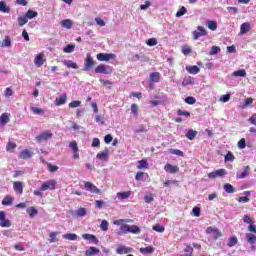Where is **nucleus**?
<instances>
[{"label": "nucleus", "instance_id": "obj_1", "mask_svg": "<svg viewBox=\"0 0 256 256\" xmlns=\"http://www.w3.org/2000/svg\"><path fill=\"white\" fill-rule=\"evenodd\" d=\"M95 73H100L102 75H111V73H113V69H111V66L100 64L95 68Z\"/></svg>", "mask_w": 256, "mask_h": 256}, {"label": "nucleus", "instance_id": "obj_2", "mask_svg": "<svg viewBox=\"0 0 256 256\" xmlns=\"http://www.w3.org/2000/svg\"><path fill=\"white\" fill-rule=\"evenodd\" d=\"M95 65V60L91 56V53H88L86 55V58L84 60V68L83 71H91L93 69V66Z\"/></svg>", "mask_w": 256, "mask_h": 256}, {"label": "nucleus", "instance_id": "obj_3", "mask_svg": "<svg viewBox=\"0 0 256 256\" xmlns=\"http://www.w3.org/2000/svg\"><path fill=\"white\" fill-rule=\"evenodd\" d=\"M116 58H117V55L113 53H98L96 55V59H98V61H111Z\"/></svg>", "mask_w": 256, "mask_h": 256}, {"label": "nucleus", "instance_id": "obj_4", "mask_svg": "<svg viewBox=\"0 0 256 256\" xmlns=\"http://www.w3.org/2000/svg\"><path fill=\"white\" fill-rule=\"evenodd\" d=\"M84 187L86 191H89L90 193H94L95 195L101 194V190L91 182H85Z\"/></svg>", "mask_w": 256, "mask_h": 256}, {"label": "nucleus", "instance_id": "obj_5", "mask_svg": "<svg viewBox=\"0 0 256 256\" xmlns=\"http://www.w3.org/2000/svg\"><path fill=\"white\" fill-rule=\"evenodd\" d=\"M192 35H193L195 41H197V39H199V37L207 36V30H205V28L203 26H198L197 30L193 31Z\"/></svg>", "mask_w": 256, "mask_h": 256}, {"label": "nucleus", "instance_id": "obj_6", "mask_svg": "<svg viewBox=\"0 0 256 256\" xmlns=\"http://www.w3.org/2000/svg\"><path fill=\"white\" fill-rule=\"evenodd\" d=\"M206 233L208 235H213L215 241H217V239H219V237H223V233H221V230H219L217 228H213V227H208L206 229Z\"/></svg>", "mask_w": 256, "mask_h": 256}, {"label": "nucleus", "instance_id": "obj_7", "mask_svg": "<svg viewBox=\"0 0 256 256\" xmlns=\"http://www.w3.org/2000/svg\"><path fill=\"white\" fill-rule=\"evenodd\" d=\"M56 185L57 182L55 180H48L42 184L41 191H48V189H50V191H53Z\"/></svg>", "mask_w": 256, "mask_h": 256}, {"label": "nucleus", "instance_id": "obj_8", "mask_svg": "<svg viewBox=\"0 0 256 256\" xmlns=\"http://www.w3.org/2000/svg\"><path fill=\"white\" fill-rule=\"evenodd\" d=\"M53 137V133L51 132H42L38 136H36L37 143H43V141H49Z\"/></svg>", "mask_w": 256, "mask_h": 256}, {"label": "nucleus", "instance_id": "obj_9", "mask_svg": "<svg viewBox=\"0 0 256 256\" xmlns=\"http://www.w3.org/2000/svg\"><path fill=\"white\" fill-rule=\"evenodd\" d=\"M227 175V171L225 169H218L216 171L210 172L208 174L209 179H217V177H223Z\"/></svg>", "mask_w": 256, "mask_h": 256}, {"label": "nucleus", "instance_id": "obj_10", "mask_svg": "<svg viewBox=\"0 0 256 256\" xmlns=\"http://www.w3.org/2000/svg\"><path fill=\"white\" fill-rule=\"evenodd\" d=\"M133 252V248L131 247H127V246H119L117 249H116V253L118 255H127L129 253H132Z\"/></svg>", "mask_w": 256, "mask_h": 256}, {"label": "nucleus", "instance_id": "obj_11", "mask_svg": "<svg viewBox=\"0 0 256 256\" xmlns=\"http://www.w3.org/2000/svg\"><path fill=\"white\" fill-rule=\"evenodd\" d=\"M0 227H11V221L5 218V212L0 211Z\"/></svg>", "mask_w": 256, "mask_h": 256}, {"label": "nucleus", "instance_id": "obj_12", "mask_svg": "<svg viewBox=\"0 0 256 256\" xmlns=\"http://www.w3.org/2000/svg\"><path fill=\"white\" fill-rule=\"evenodd\" d=\"M82 239H85V241H90V243H94V245L99 244V239H97V236L93 234H82Z\"/></svg>", "mask_w": 256, "mask_h": 256}, {"label": "nucleus", "instance_id": "obj_13", "mask_svg": "<svg viewBox=\"0 0 256 256\" xmlns=\"http://www.w3.org/2000/svg\"><path fill=\"white\" fill-rule=\"evenodd\" d=\"M44 57H45V54L43 53L36 55L34 59V65H36V67H42L43 63H45V60H43Z\"/></svg>", "mask_w": 256, "mask_h": 256}, {"label": "nucleus", "instance_id": "obj_14", "mask_svg": "<svg viewBox=\"0 0 256 256\" xmlns=\"http://www.w3.org/2000/svg\"><path fill=\"white\" fill-rule=\"evenodd\" d=\"M251 31V24L249 22H244L240 26V35H245Z\"/></svg>", "mask_w": 256, "mask_h": 256}, {"label": "nucleus", "instance_id": "obj_15", "mask_svg": "<svg viewBox=\"0 0 256 256\" xmlns=\"http://www.w3.org/2000/svg\"><path fill=\"white\" fill-rule=\"evenodd\" d=\"M13 189L18 195H23V182H19V181L14 182Z\"/></svg>", "mask_w": 256, "mask_h": 256}, {"label": "nucleus", "instance_id": "obj_16", "mask_svg": "<svg viewBox=\"0 0 256 256\" xmlns=\"http://www.w3.org/2000/svg\"><path fill=\"white\" fill-rule=\"evenodd\" d=\"M116 196L119 201H125V199H129V197H131V191L118 192Z\"/></svg>", "mask_w": 256, "mask_h": 256}, {"label": "nucleus", "instance_id": "obj_17", "mask_svg": "<svg viewBox=\"0 0 256 256\" xmlns=\"http://www.w3.org/2000/svg\"><path fill=\"white\" fill-rule=\"evenodd\" d=\"M33 157V152L28 149L22 150L19 154L20 159H31Z\"/></svg>", "mask_w": 256, "mask_h": 256}, {"label": "nucleus", "instance_id": "obj_18", "mask_svg": "<svg viewBox=\"0 0 256 256\" xmlns=\"http://www.w3.org/2000/svg\"><path fill=\"white\" fill-rule=\"evenodd\" d=\"M66 103H67V94H62L60 95L59 98H56L55 100V105H57V107L61 105H65Z\"/></svg>", "mask_w": 256, "mask_h": 256}, {"label": "nucleus", "instance_id": "obj_19", "mask_svg": "<svg viewBox=\"0 0 256 256\" xmlns=\"http://www.w3.org/2000/svg\"><path fill=\"white\" fill-rule=\"evenodd\" d=\"M164 170L167 171V173L175 174L179 172V167L173 166L171 164H166Z\"/></svg>", "mask_w": 256, "mask_h": 256}, {"label": "nucleus", "instance_id": "obj_20", "mask_svg": "<svg viewBox=\"0 0 256 256\" xmlns=\"http://www.w3.org/2000/svg\"><path fill=\"white\" fill-rule=\"evenodd\" d=\"M249 171H251V167L250 166H245L243 168V172L236 175L237 179H245V177H247V175H249Z\"/></svg>", "mask_w": 256, "mask_h": 256}, {"label": "nucleus", "instance_id": "obj_21", "mask_svg": "<svg viewBox=\"0 0 256 256\" xmlns=\"http://www.w3.org/2000/svg\"><path fill=\"white\" fill-rule=\"evenodd\" d=\"M61 27H63V29H72L73 28V20H71V19L62 20Z\"/></svg>", "mask_w": 256, "mask_h": 256}, {"label": "nucleus", "instance_id": "obj_22", "mask_svg": "<svg viewBox=\"0 0 256 256\" xmlns=\"http://www.w3.org/2000/svg\"><path fill=\"white\" fill-rule=\"evenodd\" d=\"M97 159H100V161H107L109 159V150L102 151L96 155Z\"/></svg>", "mask_w": 256, "mask_h": 256}, {"label": "nucleus", "instance_id": "obj_23", "mask_svg": "<svg viewBox=\"0 0 256 256\" xmlns=\"http://www.w3.org/2000/svg\"><path fill=\"white\" fill-rule=\"evenodd\" d=\"M100 250L96 247L91 246L88 250L85 251L86 256L99 255Z\"/></svg>", "mask_w": 256, "mask_h": 256}, {"label": "nucleus", "instance_id": "obj_24", "mask_svg": "<svg viewBox=\"0 0 256 256\" xmlns=\"http://www.w3.org/2000/svg\"><path fill=\"white\" fill-rule=\"evenodd\" d=\"M154 252H155V248H153L152 246L140 248V253H142L143 255H151Z\"/></svg>", "mask_w": 256, "mask_h": 256}, {"label": "nucleus", "instance_id": "obj_25", "mask_svg": "<svg viewBox=\"0 0 256 256\" xmlns=\"http://www.w3.org/2000/svg\"><path fill=\"white\" fill-rule=\"evenodd\" d=\"M128 233H133L134 235H139L141 233V228L137 225H128Z\"/></svg>", "mask_w": 256, "mask_h": 256}, {"label": "nucleus", "instance_id": "obj_26", "mask_svg": "<svg viewBox=\"0 0 256 256\" xmlns=\"http://www.w3.org/2000/svg\"><path fill=\"white\" fill-rule=\"evenodd\" d=\"M186 71L190 73V75H197L201 71L198 66H187Z\"/></svg>", "mask_w": 256, "mask_h": 256}, {"label": "nucleus", "instance_id": "obj_27", "mask_svg": "<svg viewBox=\"0 0 256 256\" xmlns=\"http://www.w3.org/2000/svg\"><path fill=\"white\" fill-rule=\"evenodd\" d=\"M74 217H85L87 215V209L79 208L73 213Z\"/></svg>", "mask_w": 256, "mask_h": 256}, {"label": "nucleus", "instance_id": "obj_28", "mask_svg": "<svg viewBox=\"0 0 256 256\" xmlns=\"http://www.w3.org/2000/svg\"><path fill=\"white\" fill-rule=\"evenodd\" d=\"M206 25L210 31H217V22L213 20H207Z\"/></svg>", "mask_w": 256, "mask_h": 256}, {"label": "nucleus", "instance_id": "obj_29", "mask_svg": "<svg viewBox=\"0 0 256 256\" xmlns=\"http://www.w3.org/2000/svg\"><path fill=\"white\" fill-rule=\"evenodd\" d=\"M160 78H161V75L159 74V72H152L150 74V81L152 83H159Z\"/></svg>", "mask_w": 256, "mask_h": 256}, {"label": "nucleus", "instance_id": "obj_30", "mask_svg": "<svg viewBox=\"0 0 256 256\" xmlns=\"http://www.w3.org/2000/svg\"><path fill=\"white\" fill-rule=\"evenodd\" d=\"M0 11L2 13H10L11 8L7 6V3H5V1H0Z\"/></svg>", "mask_w": 256, "mask_h": 256}, {"label": "nucleus", "instance_id": "obj_31", "mask_svg": "<svg viewBox=\"0 0 256 256\" xmlns=\"http://www.w3.org/2000/svg\"><path fill=\"white\" fill-rule=\"evenodd\" d=\"M14 200L15 198H13L12 196H5L4 199L2 200V205H5V206L13 205Z\"/></svg>", "mask_w": 256, "mask_h": 256}, {"label": "nucleus", "instance_id": "obj_32", "mask_svg": "<svg viewBox=\"0 0 256 256\" xmlns=\"http://www.w3.org/2000/svg\"><path fill=\"white\" fill-rule=\"evenodd\" d=\"M137 169H149V163L147 160L142 159L138 161Z\"/></svg>", "mask_w": 256, "mask_h": 256}, {"label": "nucleus", "instance_id": "obj_33", "mask_svg": "<svg viewBox=\"0 0 256 256\" xmlns=\"http://www.w3.org/2000/svg\"><path fill=\"white\" fill-rule=\"evenodd\" d=\"M64 65L68 67V69H79V66H77V63L71 60H65Z\"/></svg>", "mask_w": 256, "mask_h": 256}, {"label": "nucleus", "instance_id": "obj_34", "mask_svg": "<svg viewBox=\"0 0 256 256\" xmlns=\"http://www.w3.org/2000/svg\"><path fill=\"white\" fill-rule=\"evenodd\" d=\"M127 233H129V225L127 224L120 226V231L116 232L117 235H127Z\"/></svg>", "mask_w": 256, "mask_h": 256}, {"label": "nucleus", "instance_id": "obj_35", "mask_svg": "<svg viewBox=\"0 0 256 256\" xmlns=\"http://www.w3.org/2000/svg\"><path fill=\"white\" fill-rule=\"evenodd\" d=\"M246 239H247L248 243H250L251 245H255V243H256V236H255V234L247 233L246 234Z\"/></svg>", "mask_w": 256, "mask_h": 256}, {"label": "nucleus", "instance_id": "obj_36", "mask_svg": "<svg viewBox=\"0 0 256 256\" xmlns=\"http://www.w3.org/2000/svg\"><path fill=\"white\" fill-rule=\"evenodd\" d=\"M9 121H10L9 114L4 113L0 116V125H7Z\"/></svg>", "mask_w": 256, "mask_h": 256}, {"label": "nucleus", "instance_id": "obj_37", "mask_svg": "<svg viewBox=\"0 0 256 256\" xmlns=\"http://www.w3.org/2000/svg\"><path fill=\"white\" fill-rule=\"evenodd\" d=\"M233 77H247V71H245V69L234 71Z\"/></svg>", "mask_w": 256, "mask_h": 256}, {"label": "nucleus", "instance_id": "obj_38", "mask_svg": "<svg viewBox=\"0 0 256 256\" xmlns=\"http://www.w3.org/2000/svg\"><path fill=\"white\" fill-rule=\"evenodd\" d=\"M239 243V239H237V236H232L228 240V247H235Z\"/></svg>", "mask_w": 256, "mask_h": 256}, {"label": "nucleus", "instance_id": "obj_39", "mask_svg": "<svg viewBox=\"0 0 256 256\" xmlns=\"http://www.w3.org/2000/svg\"><path fill=\"white\" fill-rule=\"evenodd\" d=\"M37 15H39V13H37V11H33V10H28L25 14V17L29 19H35V17H37Z\"/></svg>", "mask_w": 256, "mask_h": 256}, {"label": "nucleus", "instance_id": "obj_40", "mask_svg": "<svg viewBox=\"0 0 256 256\" xmlns=\"http://www.w3.org/2000/svg\"><path fill=\"white\" fill-rule=\"evenodd\" d=\"M186 137H187V139H189V141H193V139H195V137H197V131L188 130V132L186 133Z\"/></svg>", "mask_w": 256, "mask_h": 256}, {"label": "nucleus", "instance_id": "obj_41", "mask_svg": "<svg viewBox=\"0 0 256 256\" xmlns=\"http://www.w3.org/2000/svg\"><path fill=\"white\" fill-rule=\"evenodd\" d=\"M58 235H59V232H51L49 234V237H50L49 242L50 243H57V241H59V239L57 238Z\"/></svg>", "mask_w": 256, "mask_h": 256}, {"label": "nucleus", "instance_id": "obj_42", "mask_svg": "<svg viewBox=\"0 0 256 256\" xmlns=\"http://www.w3.org/2000/svg\"><path fill=\"white\" fill-rule=\"evenodd\" d=\"M63 239H67L68 241H77V234L75 233L64 234Z\"/></svg>", "mask_w": 256, "mask_h": 256}, {"label": "nucleus", "instance_id": "obj_43", "mask_svg": "<svg viewBox=\"0 0 256 256\" xmlns=\"http://www.w3.org/2000/svg\"><path fill=\"white\" fill-rule=\"evenodd\" d=\"M26 211L30 215L31 219H33V217H35V215H37V213H39V211H37V209H35V207H29V208H27Z\"/></svg>", "mask_w": 256, "mask_h": 256}, {"label": "nucleus", "instance_id": "obj_44", "mask_svg": "<svg viewBox=\"0 0 256 256\" xmlns=\"http://www.w3.org/2000/svg\"><path fill=\"white\" fill-rule=\"evenodd\" d=\"M224 161H225V163H227V162H233V161H235V155H233V153L232 152H228L226 155H225V157H224Z\"/></svg>", "mask_w": 256, "mask_h": 256}, {"label": "nucleus", "instance_id": "obj_45", "mask_svg": "<svg viewBox=\"0 0 256 256\" xmlns=\"http://www.w3.org/2000/svg\"><path fill=\"white\" fill-rule=\"evenodd\" d=\"M249 105H253V98H247L245 100V103L241 104L240 107H241V109H247V107H249Z\"/></svg>", "mask_w": 256, "mask_h": 256}, {"label": "nucleus", "instance_id": "obj_46", "mask_svg": "<svg viewBox=\"0 0 256 256\" xmlns=\"http://www.w3.org/2000/svg\"><path fill=\"white\" fill-rule=\"evenodd\" d=\"M224 190L226 193H235V187L229 183L224 184Z\"/></svg>", "mask_w": 256, "mask_h": 256}, {"label": "nucleus", "instance_id": "obj_47", "mask_svg": "<svg viewBox=\"0 0 256 256\" xmlns=\"http://www.w3.org/2000/svg\"><path fill=\"white\" fill-rule=\"evenodd\" d=\"M1 47H11V37L5 36V38L1 44Z\"/></svg>", "mask_w": 256, "mask_h": 256}, {"label": "nucleus", "instance_id": "obj_48", "mask_svg": "<svg viewBox=\"0 0 256 256\" xmlns=\"http://www.w3.org/2000/svg\"><path fill=\"white\" fill-rule=\"evenodd\" d=\"M28 18L27 16H21L18 18V25L19 27H23V25H26V23L28 22Z\"/></svg>", "mask_w": 256, "mask_h": 256}, {"label": "nucleus", "instance_id": "obj_49", "mask_svg": "<svg viewBox=\"0 0 256 256\" xmlns=\"http://www.w3.org/2000/svg\"><path fill=\"white\" fill-rule=\"evenodd\" d=\"M64 53H73L75 51V45L69 44L63 49Z\"/></svg>", "mask_w": 256, "mask_h": 256}, {"label": "nucleus", "instance_id": "obj_50", "mask_svg": "<svg viewBox=\"0 0 256 256\" xmlns=\"http://www.w3.org/2000/svg\"><path fill=\"white\" fill-rule=\"evenodd\" d=\"M221 52V48L219 46H212L209 52V55H217V53Z\"/></svg>", "mask_w": 256, "mask_h": 256}, {"label": "nucleus", "instance_id": "obj_51", "mask_svg": "<svg viewBox=\"0 0 256 256\" xmlns=\"http://www.w3.org/2000/svg\"><path fill=\"white\" fill-rule=\"evenodd\" d=\"M100 229L102 231H108V229H109V222H107V220H102V222L100 224Z\"/></svg>", "mask_w": 256, "mask_h": 256}, {"label": "nucleus", "instance_id": "obj_52", "mask_svg": "<svg viewBox=\"0 0 256 256\" xmlns=\"http://www.w3.org/2000/svg\"><path fill=\"white\" fill-rule=\"evenodd\" d=\"M69 147L73 151V153H77V151H79V147L77 146V142L76 141H72L69 144Z\"/></svg>", "mask_w": 256, "mask_h": 256}, {"label": "nucleus", "instance_id": "obj_53", "mask_svg": "<svg viewBox=\"0 0 256 256\" xmlns=\"http://www.w3.org/2000/svg\"><path fill=\"white\" fill-rule=\"evenodd\" d=\"M196 101L197 100L193 96H188L185 99V103H187L188 105H195Z\"/></svg>", "mask_w": 256, "mask_h": 256}, {"label": "nucleus", "instance_id": "obj_54", "mask_svg": "<svg viewBox=\"0 0 256 256\" xmlns=\"http://www.w3.org/2000/svg\"><path fill=\"white\" fill-rule=\"evenodd\" d=\"M182 85L184 87H187V85H193V78L191 77L184 78Z\"/></svg>", "mask_w": 256, "mask_h": 256}, {"label": "nucleus", "instance_id": "obj_55", "mask_svg": "<svg viewBox=\"0 0 256 256\" xmlns=\"http://www.w3.org/2000/svg\"><path fill=\"white\" fill-rule=\"evenodd\" d=\"M16 148H17V144H15V142H8L6 146V150L11 152H13V150Z\"/></svg>", "mask_w": 256, "mask_h": 256}, {"label": "nucleus", "instance_id": "obj_56", "mask_svg": "<svg viewBox=\"0 0 256 256\" xmlns=\"http://www.w3.org/2000/svg\"><path fill=\"white\" fill-rule=\"evenodd\" d=\"M80 105H81V101H79V100H74V101L69 103V107L71 109H75L77 107H80Z\"/></svg>", "mask_w": 256, "mask_h": 256}, {"label": "nucleus", "instance_id": "obj_57", "mask_svg": "<svg viewBox=\"0 0 256 256\" xmlns=\"http://www.w3.org/2000/svg\"><path fill=\"white\" fill-rule=\"evenodd\" d=\"M153 231H156L157 233H163V231H165V227L161 226L160 224H156L153 226Z\"/></svg>", "mask_w": 256, "mask_h": 256}, {"label": "nucleus", "instance_id": "obj_58", "mask_svg": "<svg viewBox=\"0 0 256 256\" xmlns=\"http://www.w3.org/2000/svg\"><path fill=\"white\" fill-rule=\"evenodd\" d=\"M185 13H187V8H185L184 6H182L178 12L176 13V17H183V15H185Z\"/></svg>", "mask_w": 256, "mask_h": 256}, {"label": "nucleus", "instance_id": "obj_59", "mask_svg": "<svg viewBox=\"0 0 256 256\" xmlns=\"http://www.w3.org/2000/svg\"><path fill=\"white\" fill-rule=\"evenodd\" d=\"M148 47H155L157 45V39L156 38H150L147 40Z\"/></svg>", "mask_w": 256, "mask_h": 256}, {"label": "nucleus", "instance_id": "obj_60", "mask_svg": "<svg viewBox=\"0 0 256 256\" xmlns=\"http://www.w3.org/2000/svg\"><path fill=\"white\" fill-rule=\"evenodd\" d=\"M31 110L34 115H43L44 113L43 109L37 107H32Z\"/></svg>", "mask_w": 256, "mask_h": 256}, {"label": "nucleus", "instance_id": "obj_61", "mask_svg": "<svg viewBox=\"0 0 256 256\" xmlns=\"http://www.w3.org/2000/svg\"><path fill=\"white\" fill-rule=\"evenodd\" d=\"M178 115L180 117H191V113L186 110H178Z\"/></svg>", "mask_w": 256, "mask_h": 256}, {"label": "nucleus", "instance_id": "obj_62", "mask_svg": "<svg viewBox=\"0 0 256 256\" xmlns=\"http://www.w3.org/2000/svg\"><path fill=\"white\" fill-rule=\"evenodd\" d=\"M245 147H247V143L245 141V138H242L239 140L238 142V148L240 149H245Z\"/></svg>", "mask_w": 256, "mask_h": 256}, {"label": "nucleus", "instance_id": "obj_63", "mask_svg": "<svg viewBox=\"0 0 256 256\" xmlns=\"http://www.w3.org/2000/svg\"><path fill=\"white\" fill-rule=\"evenodd\" d=\"M123 223H129V219H119L114 221V225H123Z\"/></svg>", "mask_w": 256, "mask_h": 256}, {"label": "nucleus", "instance_id": "obj_64", "mask_svg": "<svg viewBox=\"0 0 256 256\" xmlns=\"http://www.w3.org/2000/svg\"><path fill=\"white\" fill-rule=\"evenodd\" d=\"M248 121L251 123V125H256V113L252 114Z\"/></svg>", "mask_w": 256, "mask_h": 256}]
</instances>
